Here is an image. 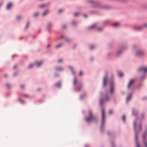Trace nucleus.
Returning a JSON list of instances; mask_svg holds the SVG:
<instances>
[{
  "instance_id": "obj_1",
  "label": "nucleus",
  "mask_w": 147,
  "mask_h": 147,
  "mask_svg": "<svg viewBox=\"0 0 147 147\" xmlns=\"http://www.w3.org/2000/svg\"><path fill=\"white\" fill-rule=\"evenodd\" d=\"M97 119L96 116L93 115L90 110L88 111V116L85 117V119L87 122H89L92 121H95Z\"/></svg>"
},
{
  "instance_id": "obj_2",
  "label": "nucleus",
  "mask_w": 147,
  "mask_h": 147,
  "mask_svg": "<svg viewBox=\"0 0 147 147\" xmlns=\"http://www.w3.org/2000/svg\"><path fill=\"white\" fill-rule=\"evenodd\" d=\"M88 2L90 3L92 6L94 7H97L100 5L99 3L92 0H89L88 1Z\"/></svg>"
},
{
  "instance_id": "obj_3",
  "label": "nucleus",
  "mask_w": 147,
  "mask_h": 147,
  "mask_svg": "<svg viewBox=\"0 0 147 147\" xmlns=\"http://www.w3.org/2000/svg\"><path fill=\"white\" fill-rule=\"evenodd\" d=\"M109 100V98L108 97L107 95H105V96H104V98H102L100 99V104L101 105H102L104 102L108 101Z\"/></svg>"
},
{
  "instance_id": "obj_4",
  "label": "nucleus",
  "mask_w": 147,
  "mask_h": 147,
  "mask_svg": "<svg viewBox=\"0 0 147 147\" xmlns=\"http://www.w3.org/2000/svg\"><path fill=\"white\" fill-rule=\"evenodd\" d=\"M50 3L49 2L44 3L39 5V7L40 8H47L50 5Z\"/></svg>"
},
{
  "instance_id": "obj_5",
  "label": "nucleus",
  "mask_w": 147,
  "mask_h": 147,
  "mask_svg": "<svg viewBox=\"0 0 147 147\" xmlns=\"http://www.w3.org/2000/svg\"><path fill=\"white\" fill-rule=\"evenodd\" d=\"M104 123V109H102V125H103Z\"/></svg>"
},
{
  "instance_id": "obj_6",
  "label": "nucleus",
  "mask_w": 147,
  "mask_h": 147,
  "mask_svg": "<svg viewBox=\"0 0 147 147\" xmlns=\"http://www.w3.org/2000/svg\"><path fill=\"white\" fill-rule=\"evenodd\" d=\"M146 135L147 133L145 132L143 136V142H144V145L145 146V147H147V143H146V142H145V136H146Z\"/></svg>"
},
{
  "instance_id": "obj_7",
  "label": "nucleus",
  "mask_w": 147,
  "mask_h": 147,
  "mask_svg": "<svg viewBox=\"0 0 147 147\" xmlns=\"http://www.w3.org/2000/svg\"><path fill=\"white\" fill-rule=\"evenodd\" d=\"M113 84L112 83H110V92L111 93H112L113 92Z\"/></svg>"
},
{
  "instance_id": "obj_8",
  "label": "nucleus",
  "mask_w": 147,
  "mask_h": 147,
  "mask_svg": "<svg viewBox=\"0 0 147 147\" xmlns=\"http://www.w3.org/2000/svg\"><path fill=\"white\" fill-rule=\"evenodd\" d=\"M134 82V79H132L129 81V83H128V84H127V88H129L131 86V85L133 84V83Z\"/></svg>"
},
{
  "instance_id": "obj_9",
  "label": "nucleus",
  "mask_w": 147,
  "mask_h": 147,
  "mask_svg": "<svg viewBox=\"0 0 147 147\" xmlns=\"http://www.w3.org/2000/svg\"><path fill=\"white\" fill-rule=\"evenodd\" d=\"M13 5V3L12 2L9 3L6 6V8L7 9H9L11 8Z\"/></svg>"
},
{
  "instance_id": "obj_10",
  "label": "nucleus",
  "mask_w": 147,
  "mask_h": 147,
  "mask_svg": "<svg viewBox=\"0 0 147 147\" xmlns=\"http://www.w3.org/2000/svg\"><path fill=\"white\" fill-rule=\"evenodd\" d=\"M140 71H143L147 72V67H141L140 69Z\"/></svg>"
},
{
  "instance_id": "obj_11",
  "label": "nucleus",
  "mask_w": 147,
  "mask_h": 147,
  "mask_svg": "<svg viewBox=\"0 0 147 147\" xmlns=\"http://www.w3.org/2000/svg\"><path fill=\"white\" fill-rule=\"evenodd\" d=\"M107 82V77L105 76L103 79V86L104 87H105L106 85V84Z\"/></svg>"
},
{
  "instance_id": "obj_12",
  "label": "nucleus",
  "mask_w": 147,
  "mask_h": 147,
  "mask_svg": "<svg viewBox=\"0 0 147 147\" xmlns=\"http://www.w3.org/2000/svg\"><path fill=\"white\" fill-rule=\"evenodd\" d=\"M42 64V61H40L39 62H36L35 63V64L37 65V67H39Z\"/></svg>"
},
{
  "instance_id": "obj_13",
  "label": "nucleus",
  "mask_w": 147,
  "mask_h": 147,
  "mask_svg": "<svg viewBox=\"0 0 147 147\" xmlns=\"http://www.w3.org/2000/svg\"><path fill=\"white\" fill-rule=\"evenodd\" d=\"M143 53L142 51H139L136 53V55L139 56L143 55Z\"/></svg>"
},
{
  "instance_id": "obj_14",
  "label": "nucleus",
  "mask_w": 147,
  "mask_h": 147,
  "mask_svg": "<svg viewBox=\"0 0 147 147\" xmlns=\"http://www.w3.org/2000/svg\"><path fill=\"white\" fill-rule=\"evenodd\" d=\"M101 8H106L109 9L110 8V6L108 5H101Z\"/></svg>"
},
{
  "instance_id": "obj_15",
  "label": "nucleus",
  "mask_w": 147,
  "mask_h": 147,
  "mask_svg": "<svg viewBox=\"0 0 147 147\" xmlns=\"http://www.w3.org/2000/svg\"><path fill=\"white\" fill-rule=\"evenodd\" d=\"M143 27L142 26L137 27L135 28V30L136 31H139L142 29V28Z\"/></svg>"
},
{
  "instance_id": "obj_16",
  "label": "nucleus",
  "mask_w": 147,
  "mask_h": 147,
  "mask_svg": "<svg viewBox=\"0 0 147 147\" xmlns=\"http://www.w3.org/2000/svg\"><path fill=\"white\" fill-rule=\"evenodd\" d=\"M135 141H136V146H137V147H140L138 143V139L137 138V136H136V135H135Z\"/></svg>"
},
{
  "instance_id": "obj_17",
  "label": "nucleus",
  "mask_w": 147,
  "mask_h": 147,
  "mask_svg": "<svg viewBox=\"0 0 147 147\" xmlns=\"http://www.w3.org/2000/svg\"><path fill=\"white\" fill-rule=\"evenodd\" d=\"M96 23L94 24H93V25H92L90 27H89V28H88V29L91 30V29L95 27V26H96Z\"/></svg>"
},
{
  "instance_id": "obj_18",
  "label": "nucleus",
  "mask_w": 147,
  "mask_h": 147,
  "mask_svg": "<svg viewBox=\"0 0 147 147\" xmlns=\"http://www.w3.org/2000/svg\"><path fill=\"white\" fill-rule=\"evenodd\" d=\"M62 44H59L55 46V48L56 49H58L62 46Z\"/></svg>"
},
{
  "instance_id": "obj_19",
  "label": "nucleus",
  "mask_w": 147,
  "mask_h": 147,
  "mask_svg": "<svg viewBox=\"0 0 147 147\" xmlns=\"http://www.w3.org/2000/svg\"><path fill=\"white\" fill-rule=\"evenodd\" d=\"M131 94H130L129 95H128V96H127V101H128L129 100V99L131 97Z\"/></svg>"
},
{
  "instance_id": "obj_20",
  "label": "nucleus",
  "mask_w": 147,
  "mask_h": 147,
  "mask_svg": "<svg viewBox=\"0 0 147 147\" xmlns=\"http://www.w3.org/2000/svg\"><path fill=\"white\" fill-rule=\"evenodd\" d=\"M56 69L58 71H61L63 70V69L62 68L59 67L56 68Z\"/></svg>"
},
{
  "instance_id": "obj_21",
  "label": "nucleus",
  "mask_w": 147,
  "mask_h": 147,
  "mask_svg": "<svg viewBox=\"0 0 147 147\" xmlns=\"http://www.w3.org/2000/svg\"><path fill=\"white\" fill-rule=\"evenodd\" d=\"M119 25V24L118 23H116L113 24V26L115 27H117Z\"/></svg>"
},
{
  "instance_id": "obj_22",
  "label": "nucleus",
  "mask_w": 147,
  "mask_h": 147,
  "mask_svg": "<svg viewBox=\"0 0 147 147\" xmlns=\"http://www.w3.org/2000/svg\"><path fill=\"white\" fill-rule=\"evenodd\" d=\"M77 81V80H76V78H74V80H73V84H74L75 85H76V84Z\"/></svg>"
},
{
  "instance_id": "obj_23",
  "label": "nucleus",
  "mask_w": 147,
  "mask_h": 147,
  "mask_svg": "<svg viewBox=\"0 0 147 147\" xmlns=\"http://www.w3.org/2000/svg\"><path fill=\"white\" fill-rule=\"evenodd\" d=\"M47 13H48V11L46 10V11H45V12L43 13H42V16H45V15H46L47 14Z\"/></svg>"
},
{
  "instance_id": "obj_24",
  "label": "nucleus",
  "mask_w": 147,
  "mask_h": 147,
  "mask_svg": "<svg viewBox=\"0 0 147 147\" xmlns=\"http://www.w3.org/2000/svg\"><path fill=\"white\" fill-rule=\"evenodd\" d=\"M6 87H7L8 88H10L11 86L9 84H6Z\"/></svg>"
},
{
  "instance_id": "obj_25",
  "label": "nucleus",
  "mask_w": 147,
  "mask_h": 147,
  "mask_svg": "<svg viewBox=\"0 0 147 147\" xmlns=\"http://www.w3.org/2000/svg\"><path fill=\"white\" fill-rule=\"evenodd\" d=\"M118 75L120 77H121L123 76V74L121 72L118 73Z\"/></svg>"
},
{
  "instance_id": "obj_26",
  "label": "nucleus",
  "mask_w": 147,
  "mask_h": 147,
  "mask_svg": "<svg viewBox=\"0 0 147 147\" xmlns=\"http://www.w3.org/2000/svg\"><path fill=\"white\" fill-rule=\"evenodd\" d=\"M136 122L135 121H134V129H136Z\"/></svg>"
},
{
  "instance_id": "obj_27",
  "label": "nucleus",
  "mask_w": 147,
  "mask_h": 147,
  "mask_svg": "<svg viewBox=\"0 0 147 147\" xmlns=\"http://www.w3.org/2000/svg\"><path fill=\"white\" fill-rule=\"evenodd\" d=\"M97 30H98V31L100 32L102 30V28H98L97 29Z\"/></svg>"
},
{
  "instance_id": "obj_28",
  "label": "nucleus",
  "mask_w": 147,
  "mask_h": 147,
  "mask_svg": "<svg viewBox=\"0 0 147 147\" xmlns=\"http://www.w3.org/2000/svg\"><path fill=\"white\" fill-rule=\"evenodd\" d=\"M60 82H58L56 84V86L57 87H60Z\"/></svg>"
},
{
  "instance_id": "obj_29",
  "label": "nucleus",
  "mask_w": 147,
  "mask_h": 147,
  "mask_svg": "<svg viewBox=\"0 0 147 147\" xmlns=\"http://www.w3.org/2000/svg\"><path fill=\"white\" fill-rule=\"evenodd\" d=\"M79 14V13H74V15L75 16H78Z\"/></svg>"
},
{
  "instance_id": "obj_30",
  "label": "nucleus",
  "mask_w": 147,
  "mask_h": 147,
  "mask_svg": "<svg viewBox=\"0 0 147 147\" xmlns=\"http://www.w3.org/2000/svg\"><path fill=\"white\" fill-rule=\"evenodd\" d=\"M122 120H123V121L124 122H125V116L124 115H123L122 116Z\"/></svg>"
},
{
  "instance_id": "obj_31",
  "label": "nucleus",
  "mask_w": 147,
  "mask_h": 147,
  "mask_svg": "<svg viewBox=\"0 0 147 147\" xmlns=\"http://www.w3.org/2000/svg\"><path fill=\"white\" fill-rule=\"evenodd\" d=\"M94 47H95V46L94 45H92L90 47V49H92Z\"/></svg>"
},
{
  "instance_id": "obj_32",
  "label": "nucleus",
  "mask_w": 147,
  "mask_h": 147,
  "mask_svg": "<svg viewBox=\"0 0 147 147\" xmlns=\"http://www.w3.org/2000/svg\"><path fill=\"white\" fill-rule=\"evenodd\" d=\"M38 13H35L34 14V16L35 17H36L38 16Z\"/></svg>"
},
{
  "instance_id": "obj_33",
  "label": "nucleus",
  "mask_w": 147,
  "mask_h": 147,
  "mask_svg": "<svg viewBox=\"0 0 147 147\" xmlns=\"http://www.w3.org/2000/svg\"><path fill=\"white\" fill-rule=\"evenodd\" d=\"M112 112L113 111L112 110H110L109 111V114H111L112 113Z\"/></svg>"
},
{
  "instance_id": "obj_34",
  "label": "nucleus",
  "mask_w": 147,
  "mask_h": 147,
  "mask_svg": "<svg viewBox=\"0 0 147 147\" xmlns=\"http://www.w3.org/2000/svg\"><path fill=\"white\" fill-rule=\"evenodd\" d=\"M21 88L22 89H23L24 88V86L22 84L21 85Z\"/></svg>"
},
{
  "instance_id": "obj_35",
  "label": "nucleus",
  "mask_w": 147,
  "mask_h": 147,
  "mask_svg": "<svg viewBox=\"0 0 147 147\" xmlns=\"http://www.w3.org/2000/svg\"><path fill=\"white\" fill-rule=\"evenodd\" d=\"M29 67V68H32L33 67V65L32 64H30Z\"/></svg>"
},
{
  "instance_id": "obj_36",
  "label": "nucleus",
  "mask_w": 147,
  "mask_h": 147,
  "mask_svg": "<svg viewBox=\"0 0 147 147\" xmlns=\"http://www.w3.org/2000/svg\"><path fill=\"white\" fill-rule=\"evenodd\" d=\"M63 61V59H60L58 60V62L60 63L62 62Z\"/></svg>"
},
{
  "instance_id": "obj_37",
  "label": "nucleus",
  "mask_w": 147,
  "mask_h": 147,
  "mask_svg": "<svg viewBox=\"0 0 147 147\" xmlns=\"http://www.w3.org/2000/svg\"><path fill=\"white\" fill-rule=\"evenodd\" d=\"M29 23H28V24H26V28L27 29L28 27H29Z\"/></svg>"
},
{
  "instance_id": "obj_38",
  "label": "nucleus",
  "mask_w": 147,
  "mask_h": 147,
  "mask_svg": "<svg viewBox=\"0 0 147 147\" xmlns=\"http://www.w3.org/2000/svg\"><path fill=\"white\" fill-rule=\"evenodd\" d=\"M23 96H24V97H28V95L27 94H25L23 95Z\"/></svg>"
},
{
  "instance_id": "obj_39",
  "label": "nucleus",
  "mask_w": 147,
  "mask_h": 147,
  "mask_svg": "<svg viewBox=\"0 0 147 147\" xmlns=\"http://www.w3.org/2000/svg\"><path fill=\"white\" fill-rule=\"evenodd\" d=\"M21 18V17H20V16L17 17V19L18 20H19Z\"/></svg>"
},
{
  "instance_id": "obj_40",
  "label": "nucleus",
  "mask_w": 147,
  "mask_h": 147,
  "mask_svg": "<svg viewBox=\"0 0 147 147\" xmlns=\"http://www.w3.org/2000/svg\"><path fill=\"white\" fill-rule=\"evenodd\" d=\"M82 73L81 71L80 72V73H79V75H80V76H82Z\"/></svg>"
},
{
  "instance_id": "obj_41",
  "label": "nucleus",
  "mask_w": 147,
  "mask_h": 147,
  "mask_svg": "<svg viewBox=\"0 0 147 147\" xmlns=\"http://www.w3.org/2000/svg\"><path fill=\"white\" fill-rule=\"evenodd\" d=\"M72 25H73V26L75 25V24H76V22H73L72 23Z\"/></svg>"
},
{
  "instance_id": "obj_42",
  "label": "nucleus",
  "mask_w": 147,
  "mask_h": 147,
  "mask_svg": "<svg viewBox=\"0 0 147 147\" xmlns=\"http://www.w3.org/2000/svg\"><path fill=\"white\" fill-rule=\"evenodd\" d=\"M51 25H52L50 23H49L48 24V26L49 27H50L51 26Z\"/></svg>"
},
{
  "instance_id": "obj_43",
  "label": "nucleus",
  "mask_w": 147,
  "mask_h": 147,
  "mask_svg": "<svg viewBox=\"0 0 147 147\" xmlns=\"http://www.w3.org/2000/svg\"><path fill=\"white\" fill-rule=\"evenodd\" d=\"M63 10H60L59 11V13H60Z\"/></svg>"
},
{
  "instance_id": "obj_44",
  "label": "nucleus",
  "mask_w": 147,
  "mask_h": 147,
  "mask_svg": "<svg viewBox=\"0 0 147 147\" xmlns=\"http://www.w3.org/2000/svg\"><path fill=\"white\" fill-rule=\"evenodd\" d=\"M144 78V76H141V78H140L141 80H142V79H143Z\"/></svg>"
},
{
  "instance_id": "obj_45",
  "label": "nucleus",
  "mask_w": 147,
  "mask_h": 147,
  "mask_svg": "<svg viewBox=\"0 0 147 147\" xmlns=\"http://www.w3.org/2000/svg\"><path fill=\"white\" fill-rule=\"evenodd\" d=\"M69 68H70V69H71V70L72 71V72H73V69L71 67H69Z\"/></svg>"
},
{
  "instance_id": "obj_46",
  "label": "nucleus",
  "mask_w": 147,
  "mask_h": 147,
  "mask_svg": "<svg viewBox=\"0 0 147 147\" xmlns=\"http://www.w3.org/2000/svg\"><path fill=\"white\" fill-rule=\"evenodd\" d=\"M5 76V78H6L7 77V74H5V76Z\"/></svg>"
},
{
  "instance_id": "obj_47",
  "label": "nucleus",
  "mask_w": 147,
  "mask_h": 147,
  "mask_svg": "<svg viewBox=\"0 0 147 147\" xmlns=\"http://www.w3.org/2000/svg\"><path fill=\"white\" fill-rule=\"evenodd\" d=\"M119 54H120V53H119V51H118V52H117V55H119Z\"/></svg>"
},
{
  "instance_id": "obj_48",
  "label": "nucleus",
  "mask_w": 147,
  "mask_h": 147,
  "mask_svg": "<svg viewBox=\"0 0 147 147\" xmlns=\"http://www.w3.org/2000/svg\"><path fill=\"white\" fill-rule=\"evenodd\" d=\"M84 17L85 18H86L87 17V16H86V14H85L84 15Z\"/></svg>"
},
{
  "instance_id": "obj_49",
  "label": "nucleus",
  "mask_w": 147,
  "mask_h": 147,
  "mask_svg": "<svg viewBox=\"0 0 147 147\" xmlns=\"http://www.w3.org/2000/svg\"><path fill=\"white\" fill-rule=\"evenodd\" d=\"M2 4H3L1 2V3H0V7L2 5Z\"/></svg>"
},
{
  "instance_id": "obj_50",
  "label": "nucleus",
  "mask_w": 147,
  "mask_h": 147,
  "mask_svg": "<svg viewBox=\"0 0 147 147\" xmlns=\"http://www.w3.org/2000/svg\"><path fill=\"white\" fill-rule=\"evenodd\" d=\"M65 27V25H63V28H64Z\"/></svg>"
},
{
  "instance_id": "obj_51",
  "label": "nucleus",
  "mask_w": 147,
  "mask_h": 147,
  "mask_svg": "<svg viewBox=\"0 0 147 147\" xmlns=\"http://www.w3.org/2000/svg\"><path fill=\"white\" fill-rule=\"evenodd\" d=\"M16 65L14 66V69H16Z\"/></svg>"
},
{
  "instance_id": "obj_52",
  "label": "nucleus",
  "mask_w": 147,
  "mask_h": 147,
  "mask_svg": "<svg viewBox=\"0 0 147 147\" xmlns=\"http://www.w3.org/2000/svg\"><path fill=\"white\" fill-rule=\"evenodd\" d=\"M80 88H79L78 89V91H79L80 90Z\"/></svg>"
},
{
  "instance_id": "obj_53",
  "label": "nucleus",
  "mask_w": 147,
  "mask_h": 147,
  "mask_svg": "<svg viewBox=\"0 0 147 147\" xmlns=\"http://www.w3.org/2000/svg\"><path fill=\"white\" fill-rule=\"evenodd\" d=\"M49 47V45H47V47Z\"/></svg>"
},
{
  "instance_id": "obj_54",
  "label": "nucleus",
  "mask_w": 147,
  "mask_h": 147,
  "mask_svg": "<svg viewBox=\"0 0 147 147\" xmlns=\"http://www.w3.org/2000/svg\"><path fill=\"white\" fill-rule=\"evenodd\" d=\"M19 101H20L21 102H23V101L22 100H19Z\"/></svg>"
},
{
  "instance_id": "obj_55",
  "label": "nucleus",
  "mask_w": 147,
  "mask_h": 147,
  "mask_svg": "<svg viewBox=\"0 0 147 147\" xmlns=\"http://www.w3.org/2000/svg\"><path fill=\"white\" fill-rule=\"evenodd\" d=\"M133 114H134V110H133Z\"/></svg>"
},
{
  "instance_id": "obj_56",
  "label": "nucleus",
  "mask_w": 147,
  "mask_h": 147,
  "mask_svg": "<svg viewBox=\"0 0 147 147\" xmlns=\"http://www.w3.org/2000/svg\"><path fill=\"white\" fill-rule=\"evenodd\" d=\"M140 129H141V126H140Z\"/></svg>"
},
{
  "instance_id": "obj_57",
  "label": "nucleus",
  "mask_w": 147,
  "mask_h": 147,
  "mask_svg": "<svg viewBox=\"0 0 147 147\" xmlns=\"http://www.w3.org/2000/svg\"><path fill=\"white\" fill-rule=\"evenodd\" d=\"M146 8H147V6H146Z\"/></svg>"
}]
</instances>
